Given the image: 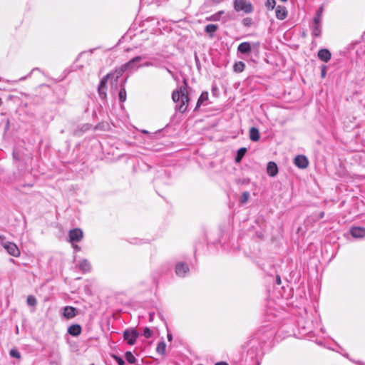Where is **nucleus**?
Segmentation results:
<instances>
[{
    "mask_svg": "<svg viewBox=\"0 0 365 365\" xmlns=\"http://www.w3.org/2000/svg\"><path fill=\"white\" fill-rule=\"evenodd\" d=\"M166 344L164 341H160L157 346V351L160 354H164L165 352Z\"/></svg>",
    "mask_w": 365,
    "mask_h": 365,
    "instance_id": "nucleus-26",
    "label": "nucleus"
},
{
    "mask_svg": "<svg viewBox=\"0 0 365 365\" xmlns=\"http://www.w3.org/2000/svg\"><path fill=\"white\" fill-rule=\"evenodd\" d=\"M112 357L115 359V361L118 363V365H125V361L122 358L116 355H112Z\"/></svg>",
    "mask_w": 365,
    "mask_h": 365,
    "instance_id": "nucleus-33",
    "label": "nucleus"
},
{
    "mask_svg": "<svg viewBox=\"0 0 365 365\" xmlns=\"http://www.w3.org/2000/svg\"><path fill=\"white\" fill-rule=\"evenodd\" d=\"M153 331L148 327H145L143 331V335L145 338L148 339L152 336Z\"/></svg>",
    "mask_w": 365,
    "mask_h": 365,
    "instance_id": "nucleus-32",
    "label": "nucleus"
},
{
    "mask_svg": "<svg viewBox=\"0 0 365 365\" xmlns=\"http://www.w3.org/2000/svg\"><path fill=\"white\" fill-rule=\"evenodd\" d=\"M77 310L73 307H66L63 309V316L66 319H71L77 314Z\"/></svg>",
    "mask_w": 365,
    "mask_h": 365,
    "instance_id": "nucleus-13",
    "label": "nucleus"
},
{
    "mask_svg": "<svg viewBox=\"0 0 365 365\" xmlns=\"http://www.w3.org/2000/svg\"><path fill=\"white\" fill-rule=\"evenodd\" d=\"M207 99H208V93H207V92L202 93V94L200 95V98H198L196 108L197 107L200 106V105L202 104Z\"/></svg>",
    "mask_w": 365,
    "mask_h": 365,
    "instance_id": "nucleus-23",
    "label": "nucleus"
},
{
    "mask_svg": "<svg viewBox=\"0 0 365 365\" xmlns=\"http://www.w3.org/2000/svg\"><path fill=\"white\" fill-rule=\"evenodd\" d=\"M322 13H323V6H322L319 9V10L317 11L316 16L314 19V24L320 23Z\"/></svg>",
    "mask_w": 365,
    "mask_h": 365,
    "instance_id": "nucleus-24",
    "label": "nucleus"
},
{
    "mask_svg": "<svg viewBox=\"0 0 365 365\" xmlns=\"http://www.w3.org/2000/svg\"><path fill=\"white\" fill-rule=\"evenodd\" d=\"M141 60V57L140 56H136L133 58H132L130 61H129L128 63H125L124 65L122 66V67L120 68V70L118 73L119 75H121L122 73H123L125 70H127L128 68H131L133 67V65L136 63H138L140 62Z\"/></svg>",
    "mask_w": 365,
    "mask_h": 365,
    "instance_id": "nucleus-8",
    "label": "nucleus"
},
{
    "mask_svg": "<svg viewBox=\"0 0 365 365\" xmlns=\"http://www.w3.org/2000/svg\"><path fill=\"white\" fill-rule=\"evenodd\" d=\"M276 4L275 0H267L266 2V6L268 9L272 10Z\"/></svg>",
    "mask_w": 365,
    "mask_h": 365,
    "instance_id": "nucleus-31",
    "label": "nucleus"
},
{
    "mask_svg": "<svg viewBox=\"0 0 365 365\" xmlns=\"http://www.w3.org/2000/svg\"><path fill=\"white\" fill-rule=\"evenodd\" d=\"M276 17L279 20H284L287 16V10L284 6H277L275 10Z\"/></svg>",
    "mask_w": 365,
    "mask_h": 365,
    "instance_id": "nucleus-11",
    "label": "nucleus"
},
{
    "mask_svg": "<svg viewBox=\"0 0 365 365\" xmlns=\"http://www.w3.org/2000/svg\"><path fill=\"white\" fill-rule=\"evenodd\" d=\"M267 174L271 177H274L278 173V168L275 163L269 162L267 166Z\"/></svg>",
    "mask_w": 365,
    "mask_h": 365,
    "instance_id": "nucleus-12",
    "label": "nucleus"
},
{
    "mask_svg": "<svg viewBox=\"0 0 365 365\" xmlns=\"http://www.w3.org/2000/svg\"><path fill=\"white\" fill-rule=\"evenodd\" d=\"M224 14L223 11H220L218 13L210 16L209 18H207L209 21H218L220 18V16Z\"/></svg>",
    "mask_w": 365,
    "mask_h": 365,
    "instance_id": "nucleus-27",
    "label": "nucleus"
},
{
    "mask_svg": "<svg viewBox=\"0 0 365 365\" xmlns=\"http://www.w3.org/2000/svg\"><path fill=\"white\" fill-rule=\"evenodd\" d=\"M139 336V333L135 329H128L123 332V339L129 345H133Z\"/></svg>",
    "mask_w": 365,
    "mask_h": 365,
    "instance_id": "nucleus-3",
    "label": "nucleus"
},
{
    "mask_svg": "<svg viewBox=\"0 0 365 365\" xmlns=\"http://www.w3.org/2000/svg\"><path fill=\"white\" fill-rule=\"evenodd\" d=\"M152 320H153V314H150V321H152Z\"/></svg>",
    "mask_w": 365,
    "mask_h": 365,
    "instance_id": "nucleus-41",
    "label": "nucleus"
},
{
    "mask_svg": "<svg viewBox=\"0 0 365 365\" xmlns=\"http://www.w3.org/2000/svg\"><path fill=\"white\" fill-rule=\"evenodd\" d=\"M237 49L242 53H248L251 51V46L248 42H243L238 46Z\"/></svg>",
    "mask_w": 365,
    "mask_h": 365,
    "instance_id": "nucleus-17",
    "label": "nucleus"
},
{
    "mask_svg": "<svg viewBox=\"0 0 365 365\" xmlns=\"http://www.w3.org/2000/svg\"><path fill=\"white\" fill-rule=\"evenodd\" d=\"M350 233L355 238H361L365 236V229L361 227H354L351 228Z\"/></svg>",
    "mask_w": 365,
    "mask_h": 365,
    "instance_id": "nucleus-9",
    "label": "nucleus"
},
{
    "mask_svg": "<svg viewBox=\"0 0 365 365\" xmlns=\"http://www.w3.org/2000/svg\"><path fill=\"white\" fill-rule=\"evenodd\" d=\"M79 268L83 272H88L91 269V264L87 259H83L79 264Z\"/></svg>",
    "mask_w": 365,
    "mask_h": 365,
    "instance_id": "nucleus-19",
    "label": "nucleus"
},
{
    "mask_svg": "<svg viewBox=\"0 0 365 365\" xmlns=\"http://www.w3.org/2000/svg\"><path fill=\"white\" fill-rule=\"evenodd\" d=\"M119 100L124 102L126 100V91L124 88H121L119 91Z\"/></svg>",
    "mask_w": 365,
    "mask_h": 365,
    "instance_id": "nucleus-28",
    "label": "nucleus"
},
{
    "mask_svg": "<svg viewBox=\"0 0 365 365\" xmlns=\"http://www.w3.org/2000/svg\"><path fill=\"white\" fill-rule=\"evenodd\" d=\"M10 355L12 356V357H14V358H16V359H20L21 358V354L19 352L18 350L16 349H11L10 351Z\"/></svg>",
    "mask_w": 365,
    "mask_h": 365,
    "instance_id": "nucleus-34",
    "label": "nucleus"
},
{
    "mask_svg": "<svg viewBox=\"0 0 365 365\" xmlns=\"http://www.w3.org/2000/svg\"><path fill=\"white\" fill-rule=\"evenodd\" d=\"M172 99L175 103H178L176 106V109L180 113L186 111L189 98L187 95V89L185 87L181 86L179 90L174 91L172 94Z\"/></svg>",
    "mask_w": 365,
    "mask_h": 365,
    "instance_id": "nucleus-1",
    "label": "nucleus"
},
{
    "mask_svg": "<svg viewBox=\"0 0 365 365\" xmlns=\"http://www.w3.org/2000/svg\"><path fill=\"white\" fill-rule=\"evenodd\" d=\"M83 237V231L79 228L71 230L68 232V241L71 243L80 242Z\"/></svg>",
    "mask_w": 365,
    "mask_h": 365,
    "instance_id": "nucleus-5",
    "label": "nucleus"
},
{
    "mask_svg": "<svg viewBox=\"0 0 365 365\" xmlns=\"http://www.w3.org/2000/svg\"><path fill=\"white\" fill-rule=\"evenodd\" d=\"M215 365H228V364L226 362L221 361V362L216 363Z\"/></svg>",
    "mask_w": 365,
    "mask_h": 365,
    "instance_id": "nucleus-35",
    "label": "nucleus"
},
{
    "mask_svg": "<svg viewBox=\"0 0 365 365\" xmlns=\"http://www.w3.org/2000/svg\"><path fill=\"white\" fill-rule=\"evenodd\" d=\"M189 267L187 264L184 263H178L175 267V272L177 275L180 277H185V275L188 272Z\"/></svg>",
    "mask_w": 365,
    "mask_h": 365,
    "instance_id": "nucleus-10",
    "label": "nucleus"
},
{
    "mask_svg": "<svg viewBox=\"0 0 365 365\" xmlns=\"http://www.w3.org/2000/svg\"><path fill=\"white\" fill-rule=\"evenodd\" d=\"M2 246L10 255L15 257L20 256V250L15 243L11 242H6L2 244Z\"/></svg>",
    "mask_w": 365,
    "mask_h": 365,
    "instance_id": "nucleus-4",
    "label": "nucleus"
},
{
    "mask_svg": "<svg viewBox=\"0 0 365 365\" xmlns=\"http://www.w3.org/2000/svg\"><path fill=\"white\" fill-rule=\"evenodd\" d=\"M318 57L324 62H328L331 58V53L327 49H321L318 52Z\"/></svg>",
    "mask_w": 365,
    "mask_h": 365,
    "instance_id": "nucleus-14",
    "label": "nucleus"
},
{
    "mask_svg": "<svg viewBox=\"0 0 365 365\" xmlns=\"http://www.w3.org/2000/svg\"><path fill=\"white\" fill-rule=\"evenodd\" d=\"M294 165L301 169H304L307 168L309 165V161L307 157L304 155H297L294 158Z\"/></svg>",
    "mask_w": 365,
    "mask_h": 365,
    "instance_id": "nucleus-7",
    "label": "nucleus"
},
{
    "mask_svg": "<svg viewBox=\"0 0 365 365\" xmlns=\"http://www.w3.org/2000/svg\"><path fill=\"white\" fill-rule=\"evenodd\" d=\"M260 138L259 131L257 128L252 127L250 129V138L252 141H258Z\"/></svg>",
    "mask_w": 365,
    "mask_h": 365,
    "instance_id": "nucleus-16",
    "label": "nucleus"
},
{
    "mask_svg": "<svg viewBox=\"0 0 365 365\" xmlns=\"http://www.w3.org/2000/svg\"><path fill=\"white\" fill-rule=\"evenodd\" d=\"M277 283L278 284H281V279L279 276L277 277Z\"/></svg>",
    "mask_w": 365,
    "mask_h": 365,
    "instance_id": "nucleus-36",
    "label": "nucleus"
},
{
    "mask_svg": "<svg viewBox=\"0 0 365 365\" xmlns=\"http://www.w3.org/2000/svg\"><path fill=\"white\" fill-rule=\"evenodd\" d=\"M325 73H326V71H325V69L324 68V69H322V77H324Z\"/></svg>",
    "mask_w": 365,
    "mask_h": 365,
    "instance_id": "nucleus-37",
    "label": "nucleus"
},
{
    "mask_svg": "<svg viewBox=\"0 0 365 365\" xmlns=\"http://www.w3.org/2000/svg\"><path fill=\"white\" fill-rule=\"evenodd\" d=\"M247 149L245 148H241L240 149H239L237 151V156L235 158V161L237 163L240 162L243 156L245 155Z\"/></svg>",
    "mask_w": 365,
    "mask_h": 365,
    "instance_id": "nucleus-22",
    "label": "nucleus"
},
{
    "mask_svg": "<svg viewBox=\"0 0 365 365\" xmlns=\"http://www.w3.org/2000/svg\"><path fill=\"white\" fill-rule=\"evenodd\" d=\"M222 0H212L213 2H215V4H219L220 2H221Z\"/></svg>",
    "mask_w": 365,
    "mask_h": 365,
    "instance_id": "nucleus-39",
    "label": "nucleus"
},
{
    "mask_svg": "<svg viewBox=\"0 0 365 365\" xmlns=\"http://www.w3.org/2000/svg\"><path fill=\"white\" fill-rule=\"evenodd\" d=\"M234 8L237 11H244L245 13H251L252 6L247 0H235Z\"/></svg>",
    "mask_w": 365,
    "mask_h": 365,
    "instance_id": "nucleus-2",
    "label": "nucleus"
},
{
    "mask_svg": "<svg viewBox=\"0 0 365 365\" xmlns=\"http://www.w3.org/2000/svg\"><path fill=\"white\" fill-rule=\"evenodd\" d=\"M321 34V25L320 23L314 24L312 26V35L315 37H318Z\"/></svg>",
    "mask_w": 365,
    "mask_h": 365,
    "instance_id": "nucleus-20",
    "label": "nucleus"
},
{
    "mask_svg": "<svg viewBox=\"0 0 365 365\" xmlns=\"http://www.w3.org/2000/svg\"><path fill=\"white\" fill-rule=\"evenodd\" d=\"M25 78H26L25 77H23L20 80H24Z\"/></svg>",
    "mask_w": 365,
    "mask_h": 365,
    "instance_id": "nucleus-43",
    "label": "nucleus"
},
{
    "mask_svg": "<svg viewBox=\"0 0 365 365\" xmlns=\"http://www.w3.org/2000/svg\"><path fill=\"white\" fill-rule=\"evenodd\" d=\"M110 74L108 73L107 74L106 76H104L101 82H100V84L98 86V93H99V96L101 98H106V96H107V94H106V90H107V87H106V84H107V82H108V79L109 78Z\"/></svg>",
    "mask_w": 365,
    "mask_h": 365,
    "instance_id": "nucleus-6",
    "label": "nucleus"
},
{
    "mask_svg": "<svg viewBox=\"0 0 365 365\" xmlns=\"http://www.w3.org/2000/svg\"><path fill=\"white\" fill-rule=\"evenodd\" d=\"M27 304L29 305V306H35L36 304V298L34 297V296H29L27 297Z\"/></svg>",
    "mask_w": 365,
    "mask_h": 365,
    "instance_id": "nucleus-30",
    "label": "nucleus"
},
{
    "mask_svg": "<svg viewBox=\"0 0 365 365\" xmlns=\"http://www.w3.org/2000/svg\"><path fill=\"white\" fill-rule=\"evenodd\" d=\"M323 215H324V213H323V212H322V213H321V217H323Z\"/></svg>",
    "mask_w": 365,
    "mask_h": 365,
    "instance_id": "nucleus-42",
    "label": "nucleus"
},
{
    "mask_svg": "<svg viewBox=\"0 0 365 365\" xmlns=\"http://www.w3.org/2000/svg\"><path fill=\"white\" fill-rule=\"evenodd\" d=\"M245 65L243 62L239 61L235 63L233 66L234 71L241 73L244 71Z\"/></svg>",
    "mask_w": 365,
    "mask_h": 365,
    "instance_id": "nucleus-21",
    "label": "nucleus"
},
{
    "mask_svg": "<svg viewBox=\"0 0 365 365\" xmlns=\"http://www.w3.org/2000/svg\"><path fill=\"white\" fill-rule=\"evenodd\" d=\"M168 339L169 341H171V340H172V335H171L170 334H168Z\"/></svg>",
    "mask_w": 365,
    "mask_h": 365,
    "instance_id": "nucleus-38",
    "label": "nucleus"
},
{
    "mask_svg": "<svg viewBox=\"0 0 365 365\" xmlns=\"http://www.w3.org/2000/svg\"><path fill=\"white\" fill-rule=\"evenodd\" d=\"M281 1H283V2H285V1H287V0H281Z\"/></svg>",
    "mask_w": 365,
    "mask_h": 365,
    "instance_id": "nucleus-44",
    "label": "nucleus"
},
{
    "mask_svg": "<svg viewBox=\"0 0 365 365\" xmlns=\"http://www.w3.org/2000/svg\"><path fill=\"white\" fill-rule=\"evenodd\" d=\"M125 359L130 363V364H135L136 362V359L133 356V354L130 351H127L125 354Z\"/></svg>",
    "mask_w": 365,
    "mask_h": 365,
    "instance_id": "nucleus-25",
    "label": "nucleus"
},
{
    "mask_svg": "<svg viewBox=\"0 0 365 365\" xmlns=\"http://www.w3.org/2000/svg\"><path fill=\"white\" fill-rule=\"evenodd\" d=\"M73 247L77 250H80V247L78 245H74Z\"/></svg>",
    "mask_w": 365,
    "mask_h": 365,
    "instance_id": "nucleus-40",
    "label": "nucleus"
},
{
    "mask_svg": "<svg viewBox=\"0 0 365 365\" xmlns=\"http://www.w3.org/2000/svg\"><path fill=\"white\" fill-rule=\"evenodd\" d=\"M217 29L218 26L216 24H208L205 26V31L210 37H212L214 33L217 30Z\"/></svg>",
    "mask_w": 365,
    "mask_h": 365,
    "instance_id": "nucleus-18",
    "label": "nucleus"
},
{
    "mask_svg": "<svg viewBox=\"0 0 365 365\" xmlns=\"http://www.w3.org/2000/svg\"><path fill=\"white\" fill-rule=\"evenodd\" d=\"M68 332L72 336H78L81 332V327L78 324H73L68 327Z\"/></svg>",
    "mask_w": 365,
    "mask_h": 365,
    "instance_id": "nucleus-15",
    "label": "nucleus"
},
{
    "mask_svg": "<svg viewBox=\"0 0 365 365\" xmlns=\"http://www.w3.org/2000/svg\"><path fill=\"white\" fill-rule=\"evenodd\" d=\"M249 197H250V193L248 192H242V194L241 195L240 202L242 204H245L248 201Z\"/></svg>",
    "mask_w": 365,
    "mask_h": 365,
    "instance_id": "nucleus-29",
    "label": "nucleus"
}]
</instances>
